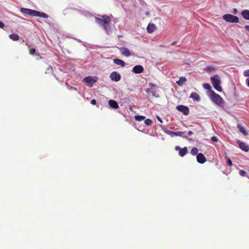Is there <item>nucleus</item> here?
Segmentation results:
<instances>
[{
  "mask_svg": "<svg viewBox=\"0 0 249 249\" xmlns=\"http://www.w3.org/2000/svg\"><path fill=\"white\" fill-rule=\"evenodd\" d=\"M244 75L245 76H249V70H247L244 71Z\"/></svg>",
  "mask_w": 249,
  "mask_h": 249,
  "instance_id": "nucleus-32",
  "label": "nucleus"
},
{
  "mask_svg": "<svg viewBox=\"0 0 249 249\" xmlns=\"http://www.w3.org/2000/svg\"><path fill=\"white\" fill-rule=\"evenodd\" d=\"M211 79L213 87L218 84H220L221 80L220 79L219 76L218 75L216 74L213 75V76L211 77Z\"/></svg>",
  "mask_w": 249,
  "mask_h": 249,
  "instance_id": "nucleus-9",
  "label": "nucleus"
},
{
  "mask_svg": "<svg viewBox=\"0 0 249 249\" xmlns=\"http://www.w3.org/2000/svg\"><path fill=\"white\" fill-rule=\"evenodd\" d=\"M190 98H191L197 101H199L200 99L199 95L196 92L192 93Z\"/></svg>",
  "mask_w": 249,
  "mask_h": 249,
  "instance_id": "nucleus-22",
  "label": "nucleus"
},
{
  "mask_svg": "<svg viewBox=\"0 0 249 249\" xmlns=\"http://www.w3.org/2000/svg\"><path fill=\"white\" fill-rule=\"evenodd\" d=\"M144 69L143 67L140 65L134 66L132 70L133 72L137 74L142 73Z\"/></svg>",
  "mask_w": 249,
  "mask_h": 249,
  "instance_id": "nucleus-10",
  "label": "nucleus"
},
{
  "mask_svg": "<svg viewBox=\"0 0 249 249\" xmlns=\"http://www.w3.org/2000/svg\"><path fill=\"white\" fill-rule=\"evenodd\" d=\"M156 29V26L153 23H149L147 27V31L148 33H153Z\"/></svg>",
  "mask_w": 249,
  "mask_h": 249,
  "instance_id": "nucleus-12",
  "label": "nucleus"
},
{
  "mask_svg": "<svg viewBox=\"0 0 249 249\" xmlns=\"http://www.w3.org/2000/svg\"><path fill=\"white\" fill-rule=\"evenodd\" d=\"M71 89H74V90H77L76 88H74V87H71Z\"/></svg>",
  "mask_w": 249,
  "mask_h": 249,
  "instance_id": "nucleus-44",
  "label": "nucleus"
},
{
  "mask_svg": "<svg viewBox=\"0 0 249 249\" xmlns=\"http://www.w3.org/2000/svg\"><path fill=\"white\" fill-rule=\"evenodd\" d=\"M113 62L117 65L121 66L122 67H124L125 65V63L123 60L118 58L114 59Z\"/></svg>",
  "mask_w": 249,
  "mask_h": 249,
  "instance_id": "nucleus-15",
  "label": "nucleus"
},
{
  "mask_svg": "<svg viewBox=\"0 0 249 249\" xmlns=\"http://www.w3.org/2000/svg\"><path fill=\"white\" fill-rule=\"evenodd\" d=\"M184 133V132H182V131L175 132V131H170L169 134H173V135H176V136H178L182 137H183L184 138L187 139V137L183 136Z\"/></svg>",
  "mask_w": 249,
  "mask_h": 249,
  "instance_id": "nucleus-16",
  "label": "nucleus"
},
{
  "mask_svg": "<svg viewBox=\"0 0 249 249\" xmlns=\"http://www.w3.org/2000/svg\"><path fill=\"white\" fill-rule=\"evenodd\" d=\"M246 82H247L248 86L249 87V78L248 79H247Z\"/></svg>",
  "mask_w": 249,
  "mask_h": 249,
  "instance_id": "nucleus-42",
  "label": "nucleus"
},
{
  "mask_svg": "<svg viewBox=\"0 0 249 249\" xmlns=\"http://www.w3.org/2000/svg\"><path fill=\"white\" fill-rule=\"evenodd\" d=\"M211 141L214 142H217L218 141V139L216 136H213L211 138Z\"/></svg>",
  "mask_w": 249,
  "mask_h": 249,
  "instance_id": "nucleus-31",
  "label": "nucleus"
},
{
  "mask_svg": "<svg viewBox=\"0 0 249 249\" xmlns=\"http://www.w3.org/2000/svg\"><path fill=\"white\" fill-rule=\"evenodd\" d=\"M152 94H153V96H156V95H155V93H154V92H152Z\"/></svg>",
  "mask_w": 249,
  "mask_h": 249,
  "instance_id": "nucleus-48",
  "label": "nucleus"
},
{
  "mask_svg": "<svg viewBox=\"0 0 249 249\" xmlns=\"http://www.w3.org/2000/svg\"><path fill=\"white\" fill-rule=\"evenodd\" d=\"M245 28L248 31H249V25H246L245 26Z\"/></svg>",
  "mask_w": 249,
  "mask_h": 249,
  "instance_id": "nucleus-40",
  "label": "nucleus"
},
{
  "mask_svg": "<svg viewBox=\"0 0 249 249\" xmlns=\"http://www.w3.org/2000/svg\"><path fill=\"white\" fill-rule=\"evenodd\" d=\"M157 119L160 123H162V121L160 117L157 116Z\"/></svg>",
  "mask_w": 249,
  "mask_h": 249,
  "instance_id": "nucleus-38",
  "label": "nucleus"
},
{
  "mask_svg": "<svg viewBox=\"0 0 249 249\" xmlns=\"http://www.w3.org/2000/svg\"><path fill=\"white\" fill-rule=\"evenodd\" d=\"M242 17L247 20H249V10H244L241 12Z\"/></svg>",
  "mask_w": 249,
  "mask_h": 249,
  "instance_id": "nucleus-18",
  "label": "nucleus"
},
{
  "mask_svg": "<svg viewBox=\"0 0 249 249\" xmlns=\"http://www.w3.org/2000/svg\"><path fill=\"white\" fill-rule=\"evenodd\" d=\"M176 43H177V42H176V41H175V42H173V43L171 44V45L173 46V45H175Z\"/></svg>",
  "mask_w": 249,
  "mask_h": 249,
  "instance_id": "nucleus-46",
  "label": "nucleus"
},
{
  "mask_svg": "<svg viewBox=\"0 0 249 249\" xmlns=\"http://www.w3.org/2000/svg\"><path fill=\"white\" fill-rule=\"evenodd\" d=\"M110 78L112 81L118 82L120 80L121 76L118 72L113 71L110 74Z\"/></svg>",
  "mask_w": 249,
  "mask_h": 249,
  "instance_id": "nucleus-8",
  "label": "nucleus"
},
{
  "mask_svg": "<svg viewBox=\"0 0 249 249\" xmlns=\"http://www.w3.org/2000/svg\"><path fill=\"white\" fill-rule=\"evenodd\" d=\"M223 18L227 22L231 23H238L239 18L231 14H225L223 16Z\"/></svg>",
  "mask_w": 249,
  "mask_h": 249,
  "instance_id": "nucleus-4",
  "label": "nucleus"
},
{
  "mask_svg": "<svg viewBox=\"0 0 249 249\" xmlns=\"http://www.w3.org/2000/svg\"><path fill=\"white\" fill-rule=\"evenodd\" d=\"M149 85L150 86H151V87H155L157 86L156 84H153V83H149Z\"/></svg>",
  "mask_w": 249,
  "mask_h": 249,
  "instance_id": "nucleus-37",
  "label": "nucleus"
},
{
  "mask_svg": "<svg viewBox=\"0 0 249 249\" xmlns=\"http://www.w3.org/2000/svg\"><path fill=\"white\" fill-rule=\"evenodd\" d=\"M20 12L24 15H28L31 17H42L44 18H48V15L44 13H42L35 10H32L28 8H21L20 9Z\"/></svg>",
  "mask_w": 249,
  "mask_h": 249,
  "instance_id": "nucleus-2",
  "label": "nucleus"
},
{
  "mask_svg": "<svg viewBox=\"0 0 249 249\" xmlns=\"http://www.w3.org/2000/svg\"><path fill=\"white\" fill-rule=\"evenodd\" d=\"M144 124L147 126H150L152 124V121L151 119H146L144 121Z\"/></svg>",
  "mask_w": 249,
  "mask_h": 249,
  "instance_id": "nucleus-27",
  "label": "nucleus"
},
{
  "mask_svg": "<svg viewBox=\"0 0 249 249\" xmlns=\"http://www.w3.org/2000/svg\"><path fill=\"white\" fill-rule=\"evenodd\" d=\"M187 81V79L185 77H180L179 78V80L177 81V84L178 86H182Z\"/></svg>",
  "mask_w": 249,
  "mask_h": 249,
  "instance_id": "nucleus-19",
  "label": "nucleus"
},
{
  "mask_svg": "<svg viewBox=\"0 0 249 249\" xmlns=\"http://www.w3.org/2000/svg\"><path fill=\"white\" fill-rule=\"evenodd\" d=\"M237 142L239 145V148L243 151L247 152L249 151V146L246 143L241 142L240 140H237Z\"/></svg>",
  "mask_w": 249,
  "mask_h": 249,
  "instance_id": "nucleus-7",
  "label": "nucleus"
},
{
  "mask_svg": "<svg viewBox=\"0 0 249 249\" xmlns=\"http://www.w3.org/2000/svg\"><path fill=\"white\" fill-rule=\"evenodd\" d=\"M36 52V49L33 48L30 50V54L34 55L35 54V53Z\"/></svg>",
  "mask_w": 249,
  "mask_h": 249,
  "instance_id": "nucleus-34",
  "label": "nucleus"
},
{
  "mask_svg": "<svg viewBox=\"0 0 249 249\" xmlns=\"http://www.w3.org/2000/svg\"><path fill=\"white\" fill-rule=\"evenodd\" d=\"M91 104L93 105H95L96 104V101L95 99H92L90 102Z\"/></svg>",
  "mask_w": 249,
  "mask_h": 249,
  "instance_id": "nucleus-36",
  "label": "nucleus"
},
{
  "mask_svg": "<svg viewBox=\"0 0 249 249\" xmlns=\"http://www.w3.org/2000/svg\"><path fill=\"white\" fill-rule=\"evenodd\" d=\"M150 90H151V89H146V92L147 93H148V92H150Z\"/></svg>",
  "mask_w": 249,
  "mask_h": 249,
  "instance_id": "nucleus-45",
  "label": "nucleus"
},
{
  "mask_svg": "<svg viewBox=\"0 0 249 249\" xmlns=\"http://www.w3.org/2000/svg\"><path fill=\"white\" fill-rule=\"evenodd\" d=\"M238 128L239 129V131L244 136H247L248 135L245 128L242 126L241 124H238Z\"/></svg>",
  "mask_w": 249,
  "mask_h": 249,
  "instance_id": "nucleus-17",
  "label": "nucleus"
},
{
  "mask_svg": "<svg viewBox=\"0 0 249 249\" xmlns=\"http://www.w3.org/2000/svg\"><path fill=\"white\" fill-rule=\"evenodd\" d=\"M95 21L98 24L103 27L107 34H109L111 30V28L109 25L110 18L108 16L104 15L102 16V18H96Z\"/></svg>",
  "mask_w": 249,
  "mask_h": 249,
  "instance_id": "nucleus-1",
  "label": "nucleus"
},
{
  "mask_svg": "<svg viewBox=\"0 0 249 249\" xmlns=\"http://www.w3.org/2000/svg\"><path fill=\"white\" fill-rule=\"evenodd\" d=\"M187 148L186 147H185L180 149L179 151V155L181 157H183L187 154Z\"/></svg>",
  "mask_w": 249,
  "mask_h": 249,
  "instance_id": "nucleus-20",
  "label": "nucleus"
},
{
  "mask_svg": "<svg viewBox=\"0 0 249 249\" xmlns=\"http://www.w3.org/2000/svg\"><path fill=\"white\" fill-rule=\"evenodd\" d=\"M26 45L28 46V48H30L31 47V46L30 45H28V44H27Z\"/></svg>",
  "mask_w": 249,
  "mask_h": 249,
  "instance_id": "nucleus-47",
  "label": "nucleus"
},
{
  "mask_svg": "<svg viewBox=\"0 0 249 249\" xmlns=\"http://www.w3.org/2000/svg\"><path fill=\"white\" fill-rule=\"evenodd\" d=\"M205 70L207 71H214L215 70V68L213 66H208L205 69Z\"/></svg>",
  "mask_w": 249,
  "mask_h": 249,
  "instance_id": "nucleus-25",
  "label": "nucleus"
},
{
  "mask_svg": "<svg viewBox=\"0 0 249 249\" xmlns=\"http://www.w3.org/2000/svg\"><path fill=\"white\" fill-rule=\"evenodd\" d=\"M108 104L109 106L112 108L117 109L119 108V105L117 102L114 100H110L108 101Z\"/></svg>",
  "mask_w": 249,
  "mask_h": 249,
  "instance_id": "nucleus-14",
  "label": "nucleus"
},
{
  "mask_svg": "<svg viewBox=\"0 0 249 249\" xmlns=\"http://www.w3.org/2000/svg\"><path fill=\"white\" fill-rule=\"evenodd\" d=\"M145 118V117L144 116H140V115H136L135 116V119L136 121H142L144 120Z\"/></svg>",
  "mask_w": 249,
  "mask_h": 249,
  "instance_id": "nucleus-23",
  "label": "nucleus"
},
{
  "mask_svg": "<svg viewBox=\"0 0 249 249\" xmlns=\"http://www.w3.org/2000/svg\"><path fill=\"white\" fill-rule=\"evenodd\" d=\"M198 150L196 147H193L191 150V154L192 155H196L198 153Z\"/></svg>",
  "mask_w": 249,
  "mask_h": 249,
  "instance_id": "nucleus-24",
  "label": "nucleus"
},
{
  "mask_svg": "<svg viewBox=\"0 0 249 249\" xmlns=\"http://www.w3.org/2000/svg\"><path fill=\"white\" fill-rule=\"evenodd\" d=\"M203 88H204L205 89H207V90H209V91H208V92H209L210 91L212 90L211 89V85H210V84H207V83L204 84H203Z\"/></svg>",
  "mask_w": 249,
  "mask_h": 249,
  "instance_id": "nucleus-26",
  "label": "nucleus"
},
{
  "mask_svg": "<svg viewBox=\"0 0 249 249\" xmlns=\"http://www.w3.org/2000/svg\"><path fill=\"white\" fill-rule=\"evenodd\" d=\"M239 175L242 177H245L246 176V172L242 170L239 171Z\"/></svg>",
  "mask_w": 249,
  "mask_h": 249,
  "instance_id": "nucleus-30",
  "label": "nucleus"
},
{
  "mask_svg": "<svg viewBox=\"0 0 249 249\" xmlns=\"http://www.w3.org/2000/svg\"><path fill=\"white\" fill-rule=\"evenodd\" d=\"M208 95L211 100L216 105L219 107L223 106L224 101L219 94H216L214 91L211 90L209 92Z\"/></svg>",
  "mask_w": 249,
  "mask_h": 249,
  "instance_id": "nucleus-3",
  "label": "nucleus"
},
{
  "mask_svg": "<svg viewBox=\"0 0 249 249\" xmlns=\"http://www.w3.org/2000/svg\"><path fill=\"white\" fill-rule=\"evenodd\" d=\"M4 27H5L4 24L2 22L0 21V28L4 29Z\"/></svg>",
  "mask_w": 249,
  "mask_h": 249,
  "instance_id": "nucleus-35",
  "label": "nucleus"
},
{
  "mask_svg": "<svg viewBox=\"0 0 249 249\" xmlns=\"http://www.w3.org/2000/svg\"><path fill=\"white\" fill-rule=\"evenodd\" d=\"M197 161L201 164L205 163L206 161V159L201 153H198L196 156Z\"/></svg>",
  "mask_w": 249,
  "mask_h": 249,
  "instance_id": "nucleus-11",
  "label": "nucleus"
},
{
  "mask_svg": "<svg viewBox=\"0 0 249 249\" xmlns=\"http://www.w3.org/2000/svg\"><path fill=\"white\" fill-rule=\"evenodd\" d=\"M213 87L218 92H221L222 91V89L221 87L220 86V84L214 86Z\"/></svg>",
  "mask_w": 249,
  "mask_h": 249,
  "instance_id": "nucleus-29",
  "label": "nucleus"
},
{
  "mask_svg": "<svg viewBox=\"0 0 249 249\" xmlns=\"http://www.w3.org/2000/svg\"><path fill=\"white\" fill-rule=\"evenodd\" d=\"M227 164L229 166L232 165V161L229 158L227 159Z\"/></svg>",
  "mask_w": 249,
  "mask_h": 249,
  "instance_id": "nucleus-33",
  "label": "nucleus"
},
{
  "mask_svg": "<svg viewBox=\"0 0 249 249\" xmlns=\"http://www.w3.org/2000/svg\"><path fill=\"white\" fill-rule=\"evenodd\" d=\"M53 67L51 65H49L48 68L46 69V70L45 71V73H51L53 72Z\"/></svg>",
  "mask_w": 249,
  "mask_h": 249,
  "instance_id": "nucleus-28",
  "label": "nucleus"
},
{
  "mask_svg": "<svg viewBox=\"0 0 249 249\" xmlns=\"http://www.w3.org/2000/svg\"><path fill=\"white\" fill-rule=\"evenodd\" d=\"M177 109L182 112L185 115H188L189 113V109L188 107L183 105H179L176 107Z\"/></svg>",
  "mask_w": 249,
  "mask_h": 249,
  "instance_id": "nucleus-6",
  "label": "nucleus"
},
{
  "mask_svg": "<svg viewBox=\"0 0 249 249\" xmlns=\"http://www.w3.org/2000/svg\"><path fill=\"white\" fill-rule=\"evenodd\" d=\"M237 13V10L236 9H235H235H233V13L235 14H236Z\"/></svg>",
  "mask_w": 249,
  "mask_h": 249,
  "instance_id": "nucleus-43",
  "label": "nucleus"
},
{
  "mask_svg": "<svg viewBox=\"0 0 249 249\" xmlns=\"http://www.w3.org/2000/svg\"><path fill=\"white\" fill-rule=\"evenodd\" d=\"M98 78L96 76H88L83 79V81L88 84L90 87H92L93 84L97 81Z\"/></svg>",
  "mask_w": 249,
  "mask_h": 249,
  "instance_id": "nucleus-5",
  "label": "nucleus"
},
{
  "mask_svg": "<svg viewBox=\"0 0 249 249\" xmlns=\"http://www.w3.org/2000/svg\"><path fill=\"white\" fill-rule=\"evenodd\" d=\"M9 38L13 41H18L19 39V36L18 34H12L9 35Z\"/></svg>",
  "mask_w": 249,
  "mask_h": 249,
  "instance_id": "nucleus-21",
  "label": "nucleus"
},
{
  "mask_svg": "<svg viewBox=\"0 0 249 249\" xmlns=\"http://www.w3.org/2000/svg\"><path fill=\"white\" fill-rule=\"evenodd\" d=\"M121 54L124 55L126 57H129L131 55V53L129 50L126 48H122L120 49Z\"/></svg>",
  "mask_w": 249,
  "mask_h": 249,
  "instance_id": "nucleus-13",
  "label": "nucleus"
},
{
  "mask_svg": "<svg viewBox=\"0 0 249 249\" xmlns=\"http://www.w3.org/2000/svg\"><path fill=\"white\" fill-rule=\"evenodd\" d=\"M180 149H181V148H180L179 146H176V147H175V149H176V150H179V151Z\"/></svg>",
  "mask_w": 249,
  "mask_h": 249,
  "instance_id": "nucleus-41",
  "label": "nucleus"
},
{
  "mask_svg": "<svg viewBox=\"0 0 249 249\" xmlns=\"http://www.w3.org/2000/svg\"><path fill=\"white\" fill-rule=\"evenodd\" d=\"M193 133H193V132L192 131H191V130H190V131H188V134L189 135H192Z\"/></svg>",
  "mask_w": 249,
  "mask_h": 249,
  "instance_id": "nucleus-39",
  "label": "nucleus"
}]
</instances>
